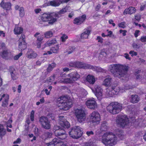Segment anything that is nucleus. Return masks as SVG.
Here are the masks:
<instances>
[{"label":"nucleus","instance_id":"603ef678","mask_svg":"<svg viewBox=\"0 0 146 146\" xmlns=\"http://www.w3.org/2000/svg\"><path fill=\"white\" fill-rule=\"evenodd\" d=\"M125 22H122L121 23L118 24V26L119 27L122 28H124L125 27Z\"/></svg>","mask_w":146,"mask_h":146},{"label":"nucleus","instance_id":"cd10ccee","mask_svg":"<svg viewBox=\"0 0 146 146\" xmlns=\"http://www.w3.org/2000/svg\"><path fill=\"white\" fill-rule=\"evenodd\" d=\"M114 91L112 90L111 88H110L106 89V92L105 96L106 98L111 97L114 95Z\"/></svg>","mask_w":146,"mask_h":146},{"label":"nucleus","instance_id":"13d9d810","mask_svg":"<svg viewBox=\"0 0 146 146\" xmlns=\"http://www.w3.org/2000/svg\"><path fill=\"white\" fill-rule=\"evenodd\" d=\"M140 32V31L139 30H136L135 31V33L134 34V35L135 38H137Z\"/></svg>","mask_w":146,"mask_h":146},{"label":"nucleus","instance_id":"f03ea898","mask_svg":"<svg viewBox=\"0 0 146 146\" xmlns=\"http://www.w3.org/2000/svg\"><path fill=\"white\" fill-rule=\"evenodd\" d=\"M109 68L115 77L121 78L122 77H126L129 67L128 66L115 64L110 65Z\"/></svg>","mask_w":146,"mask_h":146},{"label":"nucleus","instance_id":"0e129e2a","mask_svg":"<svg viewBox=\"0 0 146 146\" xmlns=\"http://www.w3.org/2000/svg\"><path fill=\"white\" fill-rule=\"evenodd\" d=\"M56 4L58 5V6H59L61 4H62V0H55Z\"/></svg>","mask_w":146,"mask_h":146},{"label":"nucleus","instance_id":"338daca9","mask_svg":"<svg viewBox=\"0 0 146 146\" xmlns=\"http://www.w3.org/2000/svg\"><path fill=\"white\" fill-rule=\"evenodd\" d=\"M101 7V5L100 4L97 5L95 8V10L96 11H98Z\"/></svg>","mask_w":146,"mask_h":146},{"label":"nucleus","instance_id":"6e6552de","mask_svg":"<svg viewBox=\"0 0 146 146\" xmlns=\"http://www.w3.org/2000/svg\"><path fill=\"white\" fill-rule=\"evenodd\" d=\"M68 76L70 78L64 79L63 82L64 83L72 84L78 80L80 78V75L77 72H72L68 74Z\"/></svg>","mask_w":146,"mask_h":146},{"label":"nucleus","instance_id":"412c9836","mask_svg":"<svg viewBox=\"0 0 146 146\" xmlns=\"http://www.w3.org/2000/svg\"><path fill=\"white\" fill-rule=\"evenodd\" d=\"M95 95L98 98H101L102 96L103 89L99 86H96L95 87Z\"/></svg>","mask_w":146,"mask_h":146},{"label":"nucleus","instance_id":"69168bd1","mask_svg":"<svg viewBox=\"0 0 146 146\" xmlns=\"http://www.w3.org/2000/svg\"><path fill=\"white\" fill-rule=\"evenodd\" d=\"M53 69V68L51 67L49 65L47 69V71L48 72H50Z\"/></svg>","mask_w":146,"mask_h":146},{"label":"nucleus","instance_id":"58836bf2","mask_svg":"<svg viewBox=\"0 0 146 146\" xmlns=\"http://www.w3.org/2000/svg\"><path fill=\"white\" fill-rule=\"evenodd\" d=\"M44 35L46 38H49L52 36L53 33L52 31H49L45 32Z\"/></svg>","mask_w":146,"mask_h":146},{"label":"nucleus","instance_id":"39448f33","mask_svg":"<svg viewBox=\"0 0 146 146\" xmlns=\"http://www.w3.org/2000/svg\"><path fill=\"white\" fill-rule=\"evenodd\" d=\"M70 67L83 68L84 69H91L93 70L97 69V67L81 62H71L69 64Z\"/></svg>","mask_w":146,"mask_h":146},{"label":"nucleus","instance_id":"9d476101","mask_svg":"<svg viewBox=\"0 0 146 146\" xmlns=\"http://www.w3.org/2000/svg\"><path fill=\"white\" fill-rule=\"evenodd\" d=\"M75 114L78 121L80 123H82L85 120L86 116L85 111L82 109H77L75 111Z\"/></svg>","mask_w":146,"mask_h":146},{"label":"nucleus","instance_id":"6e6d98bb","mask_svg":"<svg viewBox=\"0 0 146 146\" xmlns=\"http://www.w3.org/2000/svg\"><path fill=\"white\" fill-rule=\"evenodd\" d=\"M135 19L137 21L139 22L141 19V17L139 15H136L135 16Z\"/></svg>","mask_w":146,"mask_h":146},{"label":"nucleus","instance_id":"f3484780","mask_svg":"<svg viewBox=\"0 0 146 146\" xmlns=\"http://www.w3.org/2000/svg\"><path fill=\"white\" fill-rule=\"evenodd\" d=\"M40 19L43 22H48V24L46 25L45 26H48L49 25H47L48 24L49 22L52 19V15L51 13H44L41 15Z\"/></svg>","mask_w":146,"mask_h":146},{"label":"nucleus","instance_id":"ea45409f","mask_svg":"<svg viewBox=\"0 0 146 146\" xmlns=\"http://www.w3.org/2000/svg\"><path fill=\"white\" fill-rule=\"evenodd\" d=\"M19 14L20 17H22L25 15L24 9L23 7L20 8L19 10Z\"/></svg>","mask_w":146,"mask_h":146},{"label":"nucleus","instance_id":"37998d69","mask_svg":"<svg viewBox=\"0 0 146 146\" xmlns=\"http://www.w3.org/2000/svg\"><path fill=\"white\" fill-rule=\"evenodd\" d=\"M67 11V10L66 8L62 9L61 10H60L58 12V13L59 14L60 16L62 14H64Z\"/></svg>","mask_w":146,"mask_h":146},{"label":"nucleus","instance_id":"09e8293b","mask_svg":"<svg viewBox=\"0 0 146 146\" xmlns=\"http://www.w3.org/2000/svg\"><path fill=\"white\" fill-rule=\"evenodd\" d=\"M96 40L98 41V42L102 44L103 43V39L101 36H97Z\"/></svg>","mask_w":146,"mask_h":146},{"label":"nucleus","instance_id":"7ed1b4c3","mask_svg":"<svg viewBox=\"0 0 146 146\" xmlns=\"http://www.w3.org/2000/svg\"><path fill=\"white\" fill-rule=\"evenodd\" d=\"M57 103L60 110H67L72 106V102L70 101L68 97L66 96H61L57 99Z\"/></svg>","mask_w":146,"mask_h":146},{"label":"nucleus","instance_id":"e433bc0d","mask_svg":"<svg viewBox=\"0 0 146 146\" xmlns=\"http://www.w3.org/2000/svg\"><path fill=\"white\" fill-rule=\"evenodd\" d=\"M59 49V46L58 44L56 45L54 47H52L50 50L53 53H57Z\"/></svg>","mask_w":146,"mask_h":146},{"label":"nucleus","instance_id":"c85d7f7f","mask_svg":"<svg viewBox=\"0 0 146 146\" xmlns=\"http://www.w3.org/2000/svg\"><path fill=\"white\" fill-rule=\"evenodd\" d=\"M23 31V29L17 25H15L14 29L13 31L15 35H19L22 33Z\"/></svg>","mask_w":146,"mask_h":146},{"label":"nucleus","instance_id":"49530a36","mask_svg":"<svg viewBox=\"0 0 146 146\" xmlns=\"http://www.w3.org/2000/svg\"><path fill=\"white\" fill-rule=\"evenodd\" d=\"M23 55V53L21 52L18 54L16 55L14 57V59L15 60H17Z\"/></svg>","mask_w":146,"mask_h":146},{"label":"nucleus","instance_id":"dca6fc26","mask_svg":"<svg viewBox=\"0 0 146 146\" xmlns=\"http://www.w3.org/2000/svg\"><path fill=\"white\" fill-rule=\"evenodd\" d=\"M86 19L85 14L82 15L80 16L76 17L73 20V23L77 25H80L83 23Z\"/></svg>","mask_w":146,"mask_h":146},{"label":"nucleus","instance_id":"4468645a","mask_svg":"<svg viewBox=\"0 0 146 146\" xmlns=\"http://www.w3.org/2000/svg\"><path fill=\"white\" fill-rule=\"evenodd\" d=\"M19 50L22 52L27 48V43L25 41V36L21 34L18 40Z\"/></svg>","mask_w":146,"mask_h":146},{"label":"nucleus","instance_id":"20e7f679","mask_svg":"<svg viewBox=\"0 0 146 146\" xmlns=\"http://www.w3.org/2000/svg\"><path fill=\"white\" fill-rule=\"evenodd\" d=\"M107 110L112 114L119 113L122 109V104L117 102H111L106 107Z\"/></svg>","mask_w":146,"mask_h":146},{"label":"nucleus","instance_id":"393cba45","mask_svg":"<svg viewBox=\"0 0 146 146\" xmlns=\"http://www.w3.org/2000/svg\"><path fill=\"white\" fill-rule=\"evenodd\" d=\"M61 142L58 139L55 138L53 139L52 141L47 143L48 146H61L60 143Z\"/></svg>","mask_w":146,"mask_h":146},{"label":"nucleus","instance_id":"a18cd8bd","mask_svg":"<svg viewBox=\"0 0 146 146\" xmlns=\"http://www.w3.org/2000/svg\"><path fill=\"white\" fill-rule=\"evenodd\" d=\"M35 113V111L33 110H32L31 112L30 117L31 120L32 121L34 120Z\"/></svg>","mask_w":146,"mask_h":146},{"label":"nucleus","instance_id":"2f4dec72","mask_svg":"<svg viewBox=\"0 0 146 146\" xmlns=\"http://www.w3.org/2000/svg\"><path fill=\"white\" fill-rule=\"evenodd\" d=\"M139 100V97L136 95H132L131 96V102L133 103H137Z\"/></svg>","mask_w":146,"mask_h":146},{"label":"nucleus","instance_id":"a211bd4d","mask_svg":"<svg viewBox=\"0 0 146 146\" xmlns=\"http://www.w3.org/2000/svg\"><path fill=\"white\" fill-rule=\"evenodd\" d=\"M60 121L59 124L62 127L68 128L70 126V124L69 122L65 119L64 116L59 117Z\"/></svg>","mask_w":146,"mask_h":146},{"label":"nucleus","instance_id":"052dcab7","mask_svg":"<svg viewBox=\"0 0 146 146\" xmlns=\"http://www.w3.org/2000/svg\"><path fill=\"white\" fill-rule=\"evenodd\" d=\"M86 134L88 136H89L91 135H93L94 133L92 131H87L86 132Z\"/></svg>","mask_w":146,"mask_h":146},{"label":"nucleus","instance_id":"f257e3e1","mask_svg":"<svg viewBox=\"0 0 146 146\" xmlns=\"http://www.w3.org/2000/svg\"><path fill=\"white\" fill-rule=\"evenodd\" d=\"M115 132V135L110 131H107L104 133L102 139V143L106 145L113 146L116 143V136L121 140L123 139L124 135L123 130L117 129L116 130Z\"/></svg>","mask_w":146,"mask_h":146},{"label":"nucleus","instance_id":"8fccbe9b","mask_svg":"<svg viewBox=\"0 0 146 146\" xmlns=\"http://www.w3.org/2000/svg\"><path fill=\"white\" fill-rule=\"evenodd\" d=\"M129 54L131 55V56L132 57H133V56H136L137 55V52L134 51L133 50L130 51L129 53Z\"/></svg>","mask_w":146,"mask_h":146},{"label":"nucleus","instance_id":"3c124183","mask_svg":"<svg viewBox=\"0 0 146 146\" xmlns=\"http://www.w3.org/2000/svg\"><path fill=\"white\" fill-rule=\"evenodd\" d=\"M43 39V36L42 35H40L37 37L36 41L42 42Z\"/></svg>","mask_w":146,"mask_h":146},{"label":"nucleus","instance_id":"7c9ffc66","mask_svg":"<svg viewBox=\"0 0 146 146\" xmlns=\"http://www.w3.org/2000/svg\"><path fill=\"white\" fill-rule=\"evenodd\" d=\"M56 42V40L55 38L51 40H48L45 44L44 46V47H42V49L43 50L46 47L50 46L52 44H54Z\"/></svg>","mask_w":146,"mask_h":146},{"label":"nucleus","instance_id":"0eeeda50","mask_svg":"<svg viewBox=\"0 0 146 146\" xmlns=\"http://www.w3.org/2000/svg\"><path fill=\"white\" fill-rule=\"evenodd\" d=\"M83 132L80 127L76 126L71 128L69 132L70 136L74 139H78L82 136Z\"/></svg>","mask_w":146,"mask_h":146},{"label":"nucleus","instance_id":"774afa93","mask_svg":"<svg viewBox=\"0 0 146 146\" xmlns=\"http://www.w3.org/2000/svg\"><path fill=\"white\" fill-rule=\"evenodd\" d=\"M85 146H93L92 143L90 142H86L85 143Z\"/></svg>","mask_w":146,"mask_h":146},{"label":"nucleus","instance_id":"aec40b11","mask_svg":"<svg viewBox=\"0 0 146 146\" xmlns=\"http://www.w3.org/2000/svg\"><path fill=\"white\" fill-rule=\"evenodd\" d=\"M0 6L3 9L7 11L11 9V4L10 2H5L4 0H2L0 3Z\"/></svg>","mask_w":146,"mask_h":146},{"label":"nucleus","instance_id":"f704fd0d","mask_svg":"<svg viewBox=\"0 0 146 146\" xmlns=\"http://www.w3.org/2000/svg\"><path fill=\"white\" fill-rule=\"evenodd\" d=\"M141 71V70L138 69H136L134 73L136 79H140L141 77V76L139 74V73Z\"/></svg>","mask_w":146,"mask_h":146},{"label":"nucleus","instance_id":"9b49d317","mask_svg":"<svg viewBox=\"0 0 146 146\" xmlns=\"http://www.w3.org/2000/svg\"><path fill=\"white\" fill-rule=\"evenodd\" d=\"M117 125L120 127H125L129 123L128 118L126 116L120 115L116 120Z\"/></svg>","mask_w":146,"mask_h":146},{"label":"nucleus","instance_id":"a878e982","mask_svg":"<svg viewBox=\"0 0 146 146\" xmlns=\"http://www.w3.org/2000/svg\"><path fill=\"white\" fill-rule=\"evenodd\" d=\"M91 31L88 29H85L84 31L81 34V38L82 39L87 38L89 34L90 33Z\"/></svg>","mask_w":146,"mask_h":146},{"label":"nucleus","instance_id":"c03bdc74","mask_svg":"<svg viewBox=\"0 0 146 146\" xmlns=\"http://www.w3.org/2000/svg\"><path fill=\"white\" fill-rule=\"evenodd\" d=\"M55 75L54 74L53 76L49 77L47 79V81L50 82H52L54 80Z\"/></svg>","mask_w":146,"mask_h":146},{"label":"nucleus","instance_id":"2eb2a0df","mask_svg":"<svg viewBox=\"0 0 146 146\" xmlns=\"http://www.w3.org/2000/svg\"><path fill=\"white\" fill-rule=\"evenodd\" d=\"M40 121L42 127L46 129H49L51 127L50 122L48 118L42 116L39 119Z\"/></svg>","mask_w":146,"mask_h":146},{"label":"nucleus","instance_id":"473e14b6","mask_svg":"<svg viewBox=\"0 0 146 146\" xmlns=\"http://www.w3.org/2000/svg\"><path fill=\"white\" fill-rule=\"evenodd\" d=\"M6 130L3 124H0V137L2 138L6 133Z\"/></svg>","mask_w":146,"mask_h":146},{"label":"nucleus","instance_id":"6ab92c4d","mask_svg":"<svg viewBox=\"0 0 146 146\" xmlns=\"http://www.w3.org/2000/svg\"><path fill=\"white\" fill-rule=\"evenodd\" d=\"M9 71L11 74V78L13 80H15L18 78V74L16 73L15 68L13 66L9 67Z\"/></svg>","mask_w":146,"mask_h":146},{"label":"nucleus","instance_id":"c756f323","mask_svg":"<svg viewBox=\"0 0 146 146\" xmlns=\"http://www.w3.org/2000/svg\"><path fill=\"white\" fill-rule=\"evenodd\" d=\"M86 80L90 84H94L96 81L94 76L90 74L87 76Z\"/></svg>","mask_w":146,"mask_h":146},{"label":"nucleus","instance_id":"864d4df0","mask_svg":"<svg viewBox=\"0 0 146 146\" xmlns=\"http://www.w3.org/2000/svg\"><path fill=\"white\" fill-rule=\"evenodd\" d=\"M119 32L120 33H122L123 36H125L126 35L127 31L126 30H123L121 29L119 30Z\"/></svg>","mask_w":146,"mask_h":146},{"label":"nucleus","instance_id":"4d7b16f0","mask_svg":"<svg viewBox=\"0 0 146 146\" xmlns=\"http://www.w3.org/2000/svg\"><path fill=\"white\" fill-rule=\"evenodd\" d=\"M42 43V42L36 41V43L37 48H40Z\"/></svg>","mask_w":146,"mask_h":146},{"label":"nucleus","instance_id":"72a5a7b5","mask_svg":"<svg viewBox=\"0 0 146 146\" xmlns=\"http://www.w3.org/2000/svg\"><path fill=\"white\" fill-rule=\"evenodd\" d=\"M9 96L7 95L4 98V100L2 102L1 106L3 107H6L8 105V102L9 100Z\"/></svg>","mask_w":146,"mask_h":146},{"label":"nucleus","instance_id":"79ce46f5","mask_svg":"<svg viewBox=\"0 0 146 146\" xmlns=\"http://www.w3.org/2000/svg\"><path fill=\"white\" fill-rule=\"evenodd\" d=\"M68 38V36L64 34L60 37V39L62 42H64Z\"/></svg>","mask_w":146,"mask_h":146},{"label":"nucleus","instance_id":"ddd939ff","mask_svg":"<svg viewBox=\"0 0 146 146\" xmlns=\"http://www.w3.org/2000/svg\"><path fill=\"white\" fill-rule=\"evenodd\" d=\"M85 104L87 107L91 110H95L98 107L97 104L95 99L93 98L87 99Z\"/></svg>","mask_w":146,"mask_h":146},{"label":"nucleus","instance_id":"c9c22d12","mask_svg":"<svg viewBox=\"0 0 146 146\" xmlns=\"http://www.w3.org/2000/svg\"><path fill=\"white\" fill-rule=\"evenodd\" d=\"M76 48L74 46H69L67 50L68 54H70L74 51Z\"/></svg>","mask_w":146,"mask_h":146},{"label":"nucleus","instance_id":"bb28decb","mask_svg":"<svg viewBox=\"0 0 146 146\" xmlns=\"http://www.w3.org/2000/svg\"><path fill=\"white\" fill-rule=\"evenodd\" d=\"M111 78L110 76L107 77L104 80L103 84L106 87H109L111 86Z\"/></svg>","mask_w":146,"mask_h":146},{"label":"nucleus","instance_id":"f8f14e48","mask_svg":"<svg viewBox=\"0 0 146 146\" xmlns=\"http://www.w3.org/2000/svg\"><path fill=\"white\" fill-rule=\"evenodd\" d=\"M89 117L90 121L93 123L98 124L100 120V115L97 111L92 112L89 115Z\"/></svg>","mask_w":146,"mask_h":146},{"label":"nucleus","instance_id":"4be33fe9","mask_svg":"<svg viewBox=\"0 0 146 146\" xmlns=\"http://www.w3.org/2000/svg\"><path fill=\"white\" fill-rule=\"evenodd\" d=\"M136 11V9L134 7L130 6L125 9L123 14L124 15H126L127 14L131 15L135 13Z\"/></svg>","mask_w":146,"mask_h":146},{"label":"nucleus","instance_id":"423d86ee","mask_svg":"<svg viewBox=\"0 0 146 146\" xmlns=\"http://www.w3.org/2000/svg\"><path fill=\"white\" fill-rule=\"evenodd\" d=\"M54 129L55 130L54 133L55 135L57 137L61 142L60 143V145L62 144V140L65 139L67 137V135L66 132L63 129L60 128L59 126H54Z\"/></svg>","mask_w":146,"mask_h":146},{"label":"nucleus","instance_id":"bf43d9fd","mask_svg":"<svg viewBox=\"0 0 146 146\" xmlns=\"http://www.w3.org/2000/svg\"><path fill=\"white\" fill-rule=\"evenodd\" d=\"M124 56L126 59H128L129 60H131V57H129V55L127 53H125L124 54Z\"/></svg>","mask_w":146,"mask_h":146},{"label":"nucleus","instance_id":"b1692460","mask_svg":"<svg viewBox=\"0 0 146 146\" xmlns=\"http://www.w3.org/2000/svg\"><path fill=\"white\" fill-rule=\"evenodd\" d=\"M37 55V54L31 49H29L27 53V57L29 59L35 58Z\"/></svg>","mask_w":146,"mask_h":146},{"label":"nucleus","instance_id":"5fc2aeb1","mask_svg":"<svg viewBox=\"0 0 146 146\" xmlns=\"http://www.w3.org/2000/svg\"><path fill=\"white\" fill-rule=\"evenodd\" d=\"M140 40L143 42H146V36H141L140 39Z\"/></svg>","mask_w":146,"mask_h":146},{"label":"nucleus","instance_id":"680f3d73","mask_svg":"<svg viewBox=\"0 0 146 146\" xmlns=\"http://www.w3.org/2000/svg\"><path fill=\"white\" fill-rule=\"evenodd\" d=\"M107 31H108V34L107 35V36L111 37V35L112 34V32L111 31H108V30H107Z\"/></svg>","mask_w":146,"mask_h":146},{"label":"nucleus","instance_id":"5701e85b","mask_svg":"<svg viewBox=\"0 0 146 146\" xmlns=\"http://www.w3.org/2000/svg\"><path fill=\"white\" fill-rule=\"evenodd\" d=\"M54 16L52 15V19L51 20H50V21L48 23V25H52L53 24L57 21V19L59 18L60 16H59V14L58 13V12L57 13H56L54 15H53Z\"/></svg>","mask_w":146,"mask_h":146},{"label":"nucleus","instance_id":"a19ab883","mask_svg":"<svg viewBox=\"0 0 146 146\" xmlns=\"http://www.w3.org/2000/svg\"><path fill=\"white\" fill-rule=\"evenodd\" d=\"M44 135L45 137V139L50 138L52 137V133L49 132H45L44 134Z\"/></svg>","mask_w":146,"mask_h":146},{"label":"nucleus","instance_id":"4c0bfd02","mask_svg":"<svg viewBox=\"0 0 146 146\" xmlns=\"http://www.w3.org/2000/svg\"><path fill=\"white\" fill-rule=\"evenodd\" d=\"M111 88L112 90L114 91V94L117 95L118 94V92L119 91V88L117 86H113Z\"/></svg>","mask_w":146,"mask_h":146},{"label":"nucleus","instance_id":"de8ad7c7","mask_svg":"<svg viewBox=\"0 0 146 146\" xmlns=\"http://www.w3.org/2000/svg\"><path fill=\"white\" fill-rule=\"evenodd\" d=\"M50 5L53 7H56L58 6V5L56 4L55 0L50 1Z\"/></svg>","mask_w":146,"mask_h":146},{"label":"nucleus","instance_id":"e2e57ef3","mask_svg":"<svg viewBox=\"0 0 146 146\" xmlns=\"http://www.w3.org/2000/svg\"><path fill=\"white\" fill-rule=\"evenodd\" d=\"M48 116L49 117L51 118V119L53 120L55 119V116L54 114H48Z\"/></svg>","mask_w":146,"mask_h":146},{"label":"nucleus","instance_id":"1a4fd4ad","mask_svg":"<svg viewBox=\"0 0 146 146\" xmlns=\"http://www.w3.org/2000/svg\"><path fill=\"white\" fill-rule=\"evenodd\" d=\"M11 52L6 46L5 44L1 42L0 44V54L1 57L5 59L9 58Z\"/></svg>","mask_w":146,"mask_h":146}]
</instances>
